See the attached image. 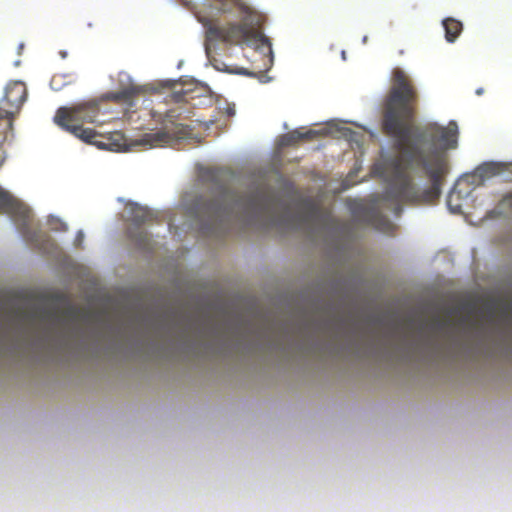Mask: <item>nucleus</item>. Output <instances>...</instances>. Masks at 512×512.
Here are the masks:
<instances>
[{
    "label": "nucleus",
    "mask_w": 512,
    "mask_h": 512,
    "mask_svg": "<svg viewBox=\"0 0 512 512\" xmlns=\"http://www.w3.org/2000/svg\"><path fill=\"white\" fill-rule=\"evenodd\" d=\"M418 92L410 77L400 68L392 71V86L383 103L382 129L395 140L399 154L383 164L389 184L384 198L399 216L401 204H432L441 194L448 173L446 150L457 147L458 126L450 121L444 127L428 123L413 125Z\"/></svg>",
    "instance_id": "1"
},
{
    "label": "nucleus",
    "mask_w": 512,
    "mask_h": 512,
    "mask_svg": "<svg viewBox=\"0 0 512 512\" xmlns=\"http://www.w3.org/2000/svg\"><path fill=\"white\" fill-rule=\"evenodd\" d=\"M198 213L206 218L211 229L227 230L233 222L261 229L314 227L326 223L328 215L316 204L309 203L305 210L293 215L287 208L279 211L278 203L264 189L249 194H238L226 186H218L210 200H199Z\"/></svg>",
    "instance_id": "2"
},
{
    "label": "nucleus",
    "mask_w": 512,
    "mask_h": 512,
    "mask_svg": "<svg viewBox=\"0 0 512 512\" xmlns=\"http://www.w3.org/2000/svg\"><path fill=\"white\" fill-rule=\"evenodd\" d=\"M206 28V43L222 41L230 45L246 44L260 49L265 69L273 62L272 44L255 27L257 16L240 0H179ZM258 24V20L256 21Z\"/></svg>",
    "instance_id": "3"
},
{
    "label": "nucleus",
    "mask_w": 512,
    "mask_h": 512,
    "mask_svg": "<svg viewBox=\"0 0 512 512\" xmlns=\"http://www.w3.org/2000/svg\"><path fill=\"white\" fill-rule=\"evenodd\" d=\"M99 114V106L95 100L78 103L71 107H60L54 117L55 123L88 144L105 148L106 144L99 140L102 136L94 129L83 128L84 123L95 122Z\"/></svg>",
    "instance_id": "4"
},
{
    "label": "nucleus",
    "mask_w": 512,
    "mask_h": 512,
    "mask_svg": "<svg viewBox=\"0 0 512 512\" xmlns=\"http://www.w3.org/2000/svg\"><path fill=\"white\" fill-rule=\"evenodd\" d=\"M0 207L12 217L19 232L27 242L40 246L43 242L51 241L48 235L31 228L32 214L30 209L4 190L0 191Z\"/></svg>",
    "instance_id": "5"
},
{
    "label": "nucleus",
    "mask_w": 512,
    "mask_h": 512,
    "mask_svg": "<svg viewBox=\"0 0 512 512\" xmlns=\"http://www.w3.org/2000/svg\"><path fill=\"white\" fill-rule=\"evenodd\" d=\"M127 213L128 220L132 223V226L128 229L130 240L137 248L150 250L152 248L151 237L141 226L153 222L155 219L154 213L138 204H130L127 207Z\"/></svg>",
    "instance_id": "6"
},
{
    "label": "nucleus",
    "mask_w": 512,
    "mask_h": 512,
    "mask_svg": "<svg viewBox=\"0 0 512 512\" xmlns=\"http://www.w3.org/2000/svg\"><path fill=\"white\" fill-rule=\"evenodd\" d=\"M27 99V88L22 81H11L5 88V94L1 101L2 106L17 114Z\"/></svg>",
    "instance_id": "7"
},
{
    "label": "nucleus",
    "mask_w": 512,
    "mask_h": 512,
    "mask_svg": "<svg viewBox=\"0 0 512 512\" xmlns=\"http://www.w3.org/2000/svg\"><path fill=\"white\" fill-rule=\"evenodd\" d=\"M173 140L174 137L169 132L158 130L143 134L139 143L149 147H162L170 144Z\"/></svg>",
    "instance_id": "8"
},
{
    "label": "nucleus",
    "mask_w": 512,
    "mask_h": 512,
    "mask_svg": "<svg viewBox=\"0 0 512 512\" xmlns=\"http://www.w3.org/2000/svg\"><path fill=\"white\" fill-rule=\"evenodd\" d=\"M365 218L368 224L384 233H390L394 228L392 222L376 209L368 210Z\"/></svg>",
    "instance_id": "9"
},
{
    "label": "nucleus",
    "mask_w": 512,
    "mask_h": 512,
    "mask_svg": "<svg viewBox=\"0 0 512 512\" xmlns=\"http://www.w3.org/2000/svg\"><path fill=\"white\" fill-rule=\"evenodd\" d=\"M506 170V165L498 162H485L476 168L475 174L481 178H491Z\"/></svg>",
    "instance_id": "10"
},
{
    "label": "nucleus",
    "mask_w": 512,
    "mask_h": 512,
    "mask_svg": "<svg viewBox=\"0 0 512 512\" xmlns=\"http://www.w3.org/2000/svg\"><path fill=\"white\" fill-rule=\"evenodd\" d=\"M442 24L445 30V39L453 43L463 30L462 23L457 19L449 17L444 19Z\"/></svg>",
    "instance_id": "11"
},
{
    "label": "nucleus",
    "mask_w": 512,
    "mask_h": 512,
    "mask_svg": "<svg viewBox=\"0 0 512 512\" xmlns=\"http://www.w3.org/2000/svg\"><path fill=\"white\" fill-rule=\"evenodd\" d=\"M141 92L139 87H129L112 95L116 102H130L137 94Z\"/></svg>",
    "instance_id": "12"
},
{
    "label": "nucleus",
    "mask_w": 512,
    "mask_h": 512,
    "mask_svg": "<svg viewBox=\"0 0 512 512\" xmlns=\"http://www.w3.org/2000/svg\"><path fill=\"white\" fill-rule=\"evenodd\" d=\"M182 111L180 108H173L168 110L163 118L161 119V122L165 125L171 124V125H177V121L180 120L182 117Z\"/></svg>",
    "instance_id": "13"
},
{
    "label": "nucleus",
    "mask_w": 512,
    "mask_h": 512,
    "mask_svg": "<svg viewBox=\"0 0 512 512\" xmlns=\"http://www.w3.org/2000/svg\"><path fill=\"white\" fill-rule=\"evenodd\" d=\"M300 131L294 130L287 134H284L281 138V144L284 146H293L301 141L300 139Z\"/></svg>",
    "instance_id": "14"
},
{
    "label": "nucleus",
    "mask_w": 512,
    "mask_h": 512,
    "mask_svg": "<svg viewBox=\"0 0 512 512\" xmlns=\"http://www.w3.org/2000/svg\"><path fill=\"white\" fill-rule=\"evenodd\" d=\"M326 134V130L323 129V130H314V129H310L306 132H301L300 131V139L301 141L303 140H312V139H316L318 136L320 135H324Z\"/></svg>",
    "instance_id": "15"
},
{
    "label": "nucleus",
    "mask_w": 512,
    "mask_h": 512,
    "mask_svg": "<svg viewBox=\"0 0 512 512\" xmlns=\"http://www.w3.org/2000/svg\"><path fill=\"white\" fill-rule=\"evenodd\" d=\"M459 198V195L456 194L455 191H452L449 196H448V199H447V205L449 207V209L453 212V213H460L461 212V205L459 204H456L455 206L452 204L453 202V199L454 198Z\"/></svg>",
    "instance_id": "16"
},
{
    "label": "nucleus",
    "mask_w": 512,
    "mask_h": 512,
    "mask_svg": "<svg viewBox=\"0 0 512 512\" xmlns=\"http://www.w3.org/2000/svg\"><path fill=\"white\" fill-rule=\"evenodd\" d=\"M499 205L512 213V191L503 196Z\"/></svg>",
    "instance_id": "17"
},
{
    "label": "nucleus",
    "mask_w": 512,
    "mask_h": 512,
    "mask_svg": "<svg viewBox=\"0 0 512 512\" xmlns=\"http://www.w3.org/2000/svg\"><path fill=\"white\" fill-rule=\"evenodd\" d=\"M13 117V111L4 106L2 108L0 107V121L5 119L11 120Z\"/></svg>",
    "instance_id": "18"
},
{
    "label": "nucleus",
    "mask_w": 512,
    "mask_h": 512,
    "mask_svg": "<svg viewBox=\"0 0 512 512\" xmlns=\"http://www.w3.org/2000/svg\"><path fill=\"white\" fill-rule=\"evenodd\" d=\"M371 209H372V208H365V209H363V211H362V213H361V214H359V212H357V210H354V213H356V215L360 216L361 218H363V220H364L365 222H367V220H366V218H365V217H366V212H367L368 210H371Z\"/></svg>",
    "instance_id": "19"
},
{
    "label": "nucleus",
    "mask_w": 512,
    "mask_h": 512,
    "mask_svg": "<svg viewBox=\"0 0 512 512\" xmlns=\"http://www.w3.org/2000/svg\"><path fill=\"white\" fill-rule=\"evenodd\" d=\"M371 209H372V208H365V209H363V211H362V213H361V214H359V212H357V210H354V213H356V215L360 216L361 218H363V220H364L365 222H367V220H366V218H365V217H366V212H367L368 210H371Z\"/></svg>",
    "instance_id": "20"
},
{
    "label": "nucleus",
    "mask_w": 512,
    "mask_h": 512,
    "mask_svg": "<svg viewBox=\"0 0 512 512\" xmlns=\"http://www.w3.org/2000/svg\"><path fill=\"white\" fill-rule=\"evenodd\" d=\"M226 114L231 117L235 114V107L234 106H228L226 109Z\"/></svg>",
    "instance_id": "21"
},
{
    "label": "nucleus",
    "mask_w": 512,
    "mask_h": 512,
    "mask_svg": "<svg viewBox=\"0 0 512 512\" xmlns=\"http://www.w3.org/2000/svg\"><path fill=\"white\" fill-rule=\"evenodd\" d=\"M55 229L65 231V230H67V225L63 222H59V227H56Z\"/></svg>",
    "instance_id": "22"
},
{
    "label": "nucleus",
    "mask_w": 512,
    "mask_h": 512,
    "mask_svg": "<svg viewBox=\"0 0 512 512\" xmlns=\"http://www.w3.org/2000/svg\"><path fill=\"white\" fill-rule=\"evenodd\" d=\"M209 174H210L212 177H214V176H216V171H214V170H210V171H209Z\"/></svg>",
    "instance_id": "23"
},
{
    "label": "nucleus",
    "mask_w": 512,
    "mask_h": 512,
    "mask_svg": "<svg viewBox=\"0 0 512 512\" xmlns=\"http://www.w3.org/2000/svg\"><path fill=\"white\" fill-rule=\"evenodd\" d=\"M82 238H83V233H82V232H79V233H78V236H77V239H79V240H80V239H82Z\"/></svg>",
    "instance_id": "24"
}]
</instances>
